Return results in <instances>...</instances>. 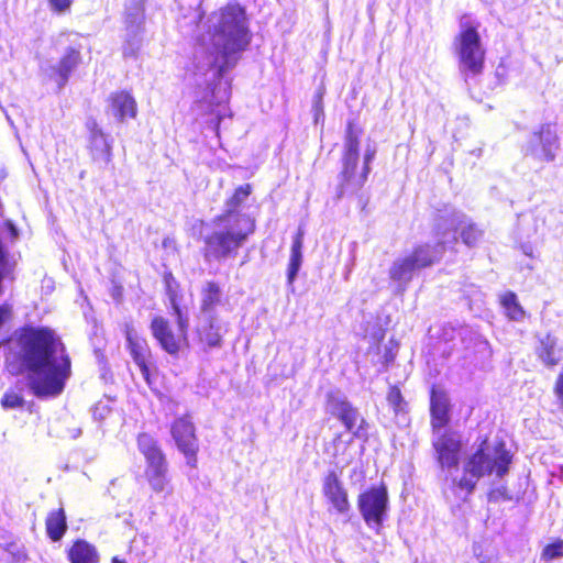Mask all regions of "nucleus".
<instances>
[{"mask_svg": "<svg viewBox=\"0 0 563 563\" xmlns=\"http://www.w3.org/2000/svg\"><path fill=\"white\" fill-rule=\"evenodd\" d=\"M112 563H125L122 560H119L118 558H113Z\"/></svg>", "mask_w": 563, "mask_h": 563, "instance_id": "44", "label": "nucleus"}, {"mask_svg": "<svg viewBox=\"0 0 563 563\" xmlns=\"http://www.w3.org/2000/svg\"><path fill=\"white\" fill-rule=\"evenodd\" d=\"M430 413L432 432L446 430L445 427L450 422V399L444 391L432 389Z\"/></svg>", "mask_w": 563, "mask_h": 563, "instance_id": "19", "label": "nucleus"}, {"mask_svg": "<svg viewBox=\"0 0 563 563\" xmlns=\"http://www.w3.org/2000/svg\"><path fill=\"white\" fill-rule=\"evenodd\" d=\"M179 26L197 41L194 71L207 82L234 67L252 38L245 9L235 2L212 12L206 21L198 7L183 16Z\"/></svg>", "mask_w": 563, "mask_h": 563, "instance_id": "1", "label": "nucleus"}, {"mask_svg": "<svg viewBox=\"0 0 563 563\" xmlns=\"http://www.w3.org/2000/svg\"><path fill=\"white\" fill-rule=\"evenodd\" d=\"M312 110H313V115H314V122L318 123L320 118L323 117L322 95L321 93H318L314 97Z\"/></svg>", "mask_w": 563, "mask_h": 563, "instance_id": "37", "label": "nucleus"}, {"mask_svg": "<svg viewBox=\"0 0 563 563\" xmlns=\"http://www.w3.org/2000/svg\"><path fill=\"white\" fill-rule=\"evenodd\" d=\"M144 0H128L125 4V36L122 46L124 57H135L139 53L144 31Z\"/></svg>", "mask_w": 563, "mask_h": 563, "instance_id": "9", "label": "nucleus"}, {"mask_svg": "<svg viewBox=\"0 0 563 563\" xmlns=\"http://www.w3.org/2000/svg\"><path fill=\"white\" fill-rule=\"evenodd\" d=\"M432 446L443 470L456 468L462 449L461 437L452 430L432 432Z\"/></svg>", "mask_w": 563, "mask_h": 563, "instance_id": "12", "label": "nucleus"}, {"mask_svg": "<svg viewBox=\"0 0 563 563\" xmlns=\"http://www.w3.org/2000/svg\"><path fill=\"white\" fill-rule=\"evenodd\" d=\"M358 510L369 528L378 529L388 509V494L384 486L372 487L358 496Z\"/></svg>", "mask_w": 563, "mask_h": 563, "instance_id": "11", "label": "nucleus"}, {"mask_svg": "<svg viewBox=\"0 0 563 563\" xmlns=\"http://www.w3.org/2000/svg\"><path fill=\"white\" fill-rule=\"evenodd\" d=\"M252 187L239 186L225 201L223 212L212 221V230L205 234V258L221 261L234 256L255 231L252 207Z\"/></svg>", "mask_w": 563, "mask_h": 563, "instance_id": "3", "label": "nucleus"}, {"mask_svg": "<svg viewBox=\"0 0 563 563\" xmlns=\"http://www.w3.org/2000/svg\"><path fill=\"white\" fill-rule=\"evenodd\" d=\"M79 63L80 52L73 47L67 48L60 62L54 68L58 76L57 82L59 87H64L66 85L71 71L78 66Z\"/></svg>", "mask_w": 563, "mask_h": 563, "instance_id": "23", "label": "nucleus"}, {"mask_svg": "<svg viewBox=\"0 0 563 563\" xmlns=\"http://www.w3.org/2000/svg\"><path fill=\"white\" fill-rule=\"evenodd\" d=\"M110 412V409L107 405L98 404L92 409V416L95 420H103Z\"/></svg>", "mask_w": 563, "mask_h": 563, "instance_id": "38", "label": "nucleus"}, {"mask_svg": "<svg viewBox=\"0 0 563 563\" xmlns=\"http://www.w3.org/2000/svg\"><path fill=\"white\" fill-rule=\"evenodd\" d=\"M177 324L178 334H175L169 323L163 317H155L151 322V331L153 336L158 341L163 350L169 354H177L180 350L181 343L187 341V331L189 327L188 318L185 317L177 305H173Z\"/></svg>", "mask_w": 563, "mask_h": 563, "instance_id": "10", "label": "nucleus"}, {"mask_svg": "<svg viewBox=\"0 0 563 563\" xmlns=\"http://www.w3.org/2000/svg\"><path fill=\"white\" fill-rule=\"evenodd\" d=\"M525 253L526 255H529V249H526Z\"/></svg>", "mask_w": 563, "mask_h": 563, "instance_id": "46", "label": "nucleus"}, {"mask_svg": "<svg viewBox=\"0 0 563 563\" xmlns=\"http://www.w3.org/2000/svg\"><path fill=\"white\" fill-rule=\"evenodd\" d=\"M461 229V239L468 245H475L482 238V231L466 216L455 209L445 210L435 219L434 235L437 242L446 240L444 251L448 245L456 242L455 231Z\"/></svg>", "mask_w": 563, "mask_h": 563, "instance_id": "8", "label": "nucleus"}, {"mask_svg": "<svg viewBox=\"0 0 563 563\" xmlns=\"http://www.w3.org/2000/svg\"><path fill=\"white\" fill-rule=\"evenodd\" d=\"M481 23L465 14L460 20L459 33L453 41L459 70L465 77H476L483 73L486 49L479 35Z\"/></svg>", "mask_w": 563, "mask_h": 563, "instance_id": "5", "label": "nucleus"}, {"mask_svg": "<svg viewBox=\"0 0 563 563\" xmlns=\"http://www.w3.org/2000/svg\"><path fill=\"white\" fill-rule=\"evenodd\" d=\"M302 236L303 232L301 229L298 230V233L296 234L292 245H291V254L288 265V273H287V279L288 284L292 285L295 282L297 274L300 269L301 262H302Z\"/></svg>", "mask_w": 563, "mask_h": 563, "instance_id": "25", "label": "nucleus"}, {"mask_svg": "<svg viewBox=\"0 0 563 563\" xmlns=\"http://www.w3.org/2000/svg\"><path fill=\"white\" fill-rule=\"evenodd\" d=\"M388 404L394 408L395 411L401 409L402 396L397 387H390L387 395Z\"/></svg>", "mask_w": 563, "mask_h": 563, "instance_id": "36", "label": "nucleus"}, {"mask_svg": "<svg viewBox=\"0 0 563 563\" xmlns=\"http://www.w3.org/2000/svg\"><path fill=\"white\" fill-rule=\"evenodd\" d=\"M558 141L551 125H543L531 139L532 154L543 161L550 162L555 157Z\"/></svg>", "mask_w": 563, "mask_h": 563, "instance_id": "18", "label": "nucleus"}, {"mask_svg": "<svg viewBox=\"0 0 563 563\" xmlns=\"http://www.w3.org/2000/svg\"><path fill=\"white\" fill-rule=\"evenodd\" d=\"M27 382L38 398L56 397L71 374L70 358L63 343L46 329L30 330L21 338Z\"/></svg>", "mask_w": 563, "mask_h": 563, "instance_id": "2", "label": "nucleus"}, {"mask_svg": "<svg viewBox=\"0 0 563 563\" xmlns=\"http://www.w3.org/2000/svg\"><path fill=\"white\" fill-rule=\"evenodd\" d=\"M110 100L111 113L118 120L123 121L136 115V102L130 93L125 91L117 92L111 96Z\"/></svg>", "mask_w": 563, "mask_h": 563, "instance_id": "21", "label": "nucleus"}, {"mask_svg": "<svg viewBox=\"0 0 563 563\" xmlns=\"http://www.w3.org/2000/svg\"><path fill=\"white\" fill-rule=\"evenodd\" d=\"M222 291L218 284L208 282L201 291V313L205 317L213 316L214 308L221 302Z\"/></svg>", "mask_w": 563, "mask_h": 563, "instance_id": "24", "label": "nucleus"}, {"mask_svg": "<svg viewBox=\"0 0 563 563\" xmlns=\"http://www.w3.org/2000/svg\"><path fill=\"white\" fill-rule=\"evenodd\" d=\"M47 534L53 541H58L66 531V517L63 509L53 511L46 519Z\"/></svg>", "mask_w": 563, "mask_h": 563, "instance_id": "29", "label": "nucleus"}, {"mask_svg": "<svg viewBox=\"0 0 563 563\" xmlns=\"http://www.w3.org/2000/svg\"><path fill=\"white\" fill-rule=\"evenodd\" d=\"M199 339L209 347L219 346L221 343V329L214 316L205 317L198 327Z\"/></svg>", "mask_w": 563, "mask_h": 563, "instance_id": "22", "label": "nucleus"}, {"mask_svg": "<svg viewBox=\"0 0 563 563\" xmlns=\"http://www.w3.org/2000/svg\"><path fill=\"white\" fill-rule=\"evenodd\" d=\"M88 128L90 131L89 150L92 159L97 163L108 165L112 158L111 143L95 121L89 122Z\"/></svg>", "mask_w": 563, "mask_h": 563, "instance_id": "20", "label": "nucleus"}, {"mask_svg": "<svg viewBox=\"0 0 563 563\" xmlns=\"http://www.w3.org/2000/svg\"><path fill=\"white\" fill-rule=\"evenodd\" d=\"M217 117H218V122H220V118H221L220 112H218V113H217ZM218 124H219V123H217V125H218Z\"/></svg>", "mask_w": 563, "mask_h": 563, "instance_id": "45", "label": "nucleus"}, {"mask_svg": "<svg viewBox=\"0 0 563 563\" xmlns=\"http://www.w3.org/2000/svg\"><path fill=\"white\" fill-rule=\"evenodd\" d=\"M478 560L481 563H496V560L492 556H485V555H482V554H478L477 555Z\"/></svg>", "mask_w": 563, "mask_h": 563, "instance_id": "42", "label": "nucleus"}, {"mask_svg": "<svg viewBox=\"0 0 563 563\" xmlns=\"http://www.w3.org/2000/svg\"><path fill=\"white\" fill-rule=\"evenodd\" d=\"M322 494L331 507L341 515L349 512L351 505L347 492L336 470H330L322 479Z\"/></svg>", "mask_w": 563, "mask_h": 563, "instance_id": "15", "label": "nucleus"}, {"mask_svg": "<svg viewBox=\"0 0 563 563\" xmlns=\"http://www.w3.org/2000/svg\"><path fill=\"white\" fill-rule=\"evenodd\" d=\"M554 393L563 407V378H558L554 387Z\"/></svg>", "mask_w": 563, "mask_h": 563, "instance_id": "41", "label": "nucleus"}, {"mask_svg": "<svg viewBox=\"0 0 563 563\" xmlns=\"http://www.w3.org/2000/svg\"><path fill=\"white\" fill-rule=\"evenodd\" d=\"M358 147V136L354 133L352 126L350 125L346 131L344 155L342 159L343 168L341 172V192H344L347 189L358 190L363 187V185L357 184L360 175L356 174L360 157Z\"/></svg>", "mask_w": 563, "mask_h": 563, "instance_id": "13", "label": "nucleus"}, {"mask_svg": "<svg viewBox=\"0 0 563 563\" xmlns=\"http://www.w3.org/2000/svg\"><path fill=\"white\" fill-rule=\"evenodd\" d=\"M556 343V339L551 334H547L540 339V345L537 349V354L539 358L548 366H554L560 361Z\"/></svg>", "mask_w": 563, "mask_h": 563, "instance_id": "26", "label": "nucleus"}, {"mask_svg": "<svg viewBox=\"0 0 563 563\" xmlns=\"http://www.w3.org/2000/svg\"><path fill=\"white\" fill-rule=\"evenodd\" d=\"M170 433L177 449L185 455L187 464L196 467L199 444L196 429L190 418L180 417L176 419L172 424Z\"/></svg>", "mask_w": 563, "mask_h": 563, "instance_id": "14", "label": "nucleus"}, {"mask_svg": "<svg viewBox=\"0 0 563 563\" xmlns=\"http://www.w3.org/2000/svg\"><path fill=\"white\" fill-rule=\"evenodd\" d=\"M541 558L545 561H552L559 558H563V540H558L553 543L548 544L543 549Z\"/></svg>", "mask_w": 563, "mask_h": 563, "instance_id": "32", "label": "nucleus"}, {"mask_svg": "<svg viewBox=\"0 0 563 563\" xmlns=\"http://www.w3.org/2000/svg\"><path fill=\"white\" fill-rule=\"evenodd\" d=\"M124 333L133 361L139 366L143 378L151 385V369L148 366L151 351L146 340L139 334L131 322L125 323Z\"/></svg>", "mask_w": 563, "mask_h": 563, "instance_id": "16", "label": "nucleus"}, {"mask_svg": "<svg viewBox=\"0 0 563 563\" xmlns=\"http://www.w3.org/2000/svg\"><path fill=\"white\" fill-rule=\"evenodd\" d=\"M11 317V308L8 305L0 306V327Z\"/></svg>", "mask_w": 563, "mask_h": 563, "instance_id": "40", "label": "nucleus"}, {"mask_svg": "<svg viewBox=\"0 0 563 563\" xmlns=\"http://www.w3.org/2000/svg\"><path fill=\"white\" fill-rule=\"evenodd\" d=\"M69 435L71 439H77L81 435V428H75L69 430Z\"/></svg>", "mask_w": 563, "mask_h": 563, "instance_id": "43", "label": "nucleus"}, {"mask_svg": "<svg viewBox=\"0 0 563 563\" xmlns=\"http://www.w3.org/2000/svg\"><path fill=\"white\" fill-rule=\"evenodd\" d=\"M488 500L493 503L498 501H510L512 500V495L509 493L508 488L505 485H499L488 493Z\"/></svg>", "mask_w": 563, "mask_h": 563, "instance_id": "34", "label": "nucleus"}, {"mask_svg": "<svg viewBox=\"0 0 563 563\" xmlns=\"http://www.w3.org/2000/svg\"><path fill=\"white\" fill-rule=\"evenodd\" d=\"M137 446L145 462L164 454L157 440L147 433H142L137 437Z\"/></svg>", "mask_w": 563, "mask_h": 563, "instance_id": "30", "label": "nucleus"}, {"mask_svg": "<svg viewBox=\"0 0 563 563\" xmlns=\"http://www.w3.org/2000/svg\"><path fill=\"white\" fill-rule=\"evenodd\" d=\"M512 455L503 441L484 440L463 462V475L453 485L470 495L485 476L504 478L509 472Z\"/></svg>", "mask_w": 563, "mask_h": 563, "instance_id": "4", "label": "nucleus"}, {"mask_svg": "<svg viewBox=\"0 0 563 563\" xmlns=\"http://www.w3.org/2000/svg\"><path fill=\"white\" fill-rule=\"evenodd\" d=\"M49 4L53 10L64 12L70 7L71 0H49Z\"/></svg>", "mask_w": 563, "mask_h": 563, "instance_id": "39", "label": "nucleus"}, {"mask_svg": "<svg viewBox=\"0 0 563 563\" xmlns=\"http://www.w3.org/2000/svg\"><path fill=\"white\" fill-rule=\"evenodd\" d=\"M229 99V90L227 85L219 82L214 86L212 89V99L210 101L211 104L216 103L217 106H220L221 103L227 102Z\"/></svg>", "mask_w": 563, "mask_h": 563, "instance_id": "35", "label": "nucleus"}, {"mask_svg": "<svg viewBox=\"0 0 563 563\" xmlns=\"http://www.w3.org/2000/svg\"><path fill=\"white\" fill-rule=\"evenodd\" d=\"M525 253L526 255H529V249H526Z\"/></svg>", "mask_w": 563, "mask_h": 563, "instance_id": "47", "label": "nucleus"}, {"mask_svg": "<svg viewBox=\"0 0 563 563\" xmlns=\"http://www.w3.org/2000/svg\"><path fill=\"white\" fill-rule=\"evenodd\" d=\"M71 563H98L96 549L86 541H77L69 551Z\"/></svg>", "mask_w": 563, "mask_h": 563, "instance_id": "27", "label": "nucleus"}, {"mask_svg": "<svg viewBox=\"0 0 563 563\" xmlns=\"http://www.w3.org/2000/svg\"><path fill=\"white\" fill-rule=\"evenodd\" d=\"M500 303L508 319L512 321H522L525 319L526 311L518 302V298L515 292L507 291L504 295H501Z\"/></svg>", "mask_w": 563, "mask_h": 563, "instance_id": "28", "label": "nucleus"}, {"mask_svg": "<svg viewBox=\"0 0 563 563\" xmlns=\"http://www.w3.org/2000/svg\"><path fill=\"white\" fill-rule=\"evenodd\" d=\"M327 408L332 416L336 417L344 424L346 431L352 434L347 440L343 439V434H336L333 441L325 446V452L335 460V465L343 468L349 461H344L340 465L341 461L338 460L339 453L343 452L353 442L354 438L362 439L366 437V421L361 417L358 410L339 393H330L328 395Z\"/></svg>", "mask_w": 563, "mask_h": 563, "instance_id": "6", "label": "nucleus"}, {"mask_svg": "<svg viewBox=\"0 0 563 563\" xmlns=\"http://www.w3.org/2000/svg\"><path fill=\"white\" fill-rule=\"evenodd\" d=\"M375 154H376V148L368 145L364 153V165H363L362 172L358 175V180H357L358 185H364L365 181L367 180L368 174L371 172L369 164L374 159Z\"/></svg>", "mask_w": 563, "mask_h": 563, "instance_id": "31", "label": "nucleus"}, {"mask_svg": "<svg viewBox=\"0 0 563 563\" xmlns=\"http://www.w3.org/2000/svg\"><path fill=\"white\" fill-rule=\"evenodd\" d=\"M445 243L446 240L434 244H420L410 254L397 258L389 268L390 279L404 290L418 271L431 266L442 257Z\"/></svg>", "mask_w": 563, "mask_h": 563, "instance_id": "7", "label": "nucleus"}, {"mask_svg": "<svg viewBox=\"0 0 563 563\" xmlns=\"http://www.w3.org/2000/svg\"><path fill=\"white\" fill-rule=\"evenodd\" d=\"M23 404H24L23 397L14 391L5 393L1 399V405L5 409L21 408L23 406Z\"/></svg>", "mask_w": 563, "mask_h": 563, "instance_id": "33", "label": "nucleus"}, {"mask_svg": "<svg viewBox=\"0 0 563 563\" xmlns=\"http://www.w3.org/2000/svg\"><path fill=\"white\" fill-rule=\"evenodd\" d=\"M145 477L148 485L156 494H172L170 479L168 476V462L165 454L156 456L145 462Z\"/></svg>", "mask_w": 563, "mask_h": 563, "instance_id": "17", "label": "nucleus"}]
</instances>
